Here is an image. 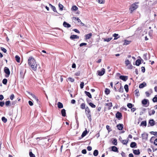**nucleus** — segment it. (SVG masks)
<instances>
[{"label": "nucleus", "instance_id": "nucleus-28", "mask_svg": "<svg viewBox=\"0 0 157 157\" xmlns=\"http://www.w3.org/2000/svg\"><path fill=\"white\" fill-rule=\"evenodd\" d=\"M141 63V61L140 59H138L137 60L136 62V66H139Z\"/></svg>", "mask_w": 157, "mask_h": 157}, {"label": "nucleus", "instance_id": "nucleus-63", "mask_svg": "<svg viewBox=\"0 0 157 157\" xmlns=\"http://www.w3.org/2000/svg\"><path fill=\"white\" fill-rule=\"evenodd\" d=\"M78 24L79 25H81L83 26H85V25L81 21Z\"/></svg>", "mask_w": 157, "mask_h": 157}, {"label": "nucleus", "instance_id": "nucleus-54", "mask_svg": "<svg viewBox=\"0 0 157 157\" xmlns=\"http://www.w3.org/2000/svg\"><path fill=\"white\" fill-rule=\"evenodd\" d=\"M147 54L146 53V54H144L143 56V57H144V59L146 60H147Z\"/></svg>", "mask_w": 157, "mask_h": 157}, {"label": "nucleus", "instance_id": "nucleus-58", "mask_svg": "<svg viewBox=\"0 0 157 157\" xmlns=\"http://www.w3.org/2000/svg\"><path fill=\"white\" fill-rule=\"evenodd\" d=\"M5 104V103L3 101H0V106L2 107Z\"/></svg>", "mask_w": 157, "mask_h": 157}, {"label": "nucleus", "instance_id": "nucleus-11", "mask_svg": "<svg viewBox=\"0 0 157 157\" xmlns=\"http://www.w3.org/2000/svg\"><path fill=\"white\" fill-rule=\"evenodd\" d=\"M123 125L122 124H119L117 126V128L119 130H121L123 128Z\"/></svg>", "mask_w": 157, "mask_h": 157}, {"label": "nucleus", "instance_id": "nucleus-35", "mask_svg": "<svg viewBox=\"0 0 157 157\" xmlns=\"http://www.w3.org/2000/svg\"><path fill=\"white\" fill-rule=\"evenodd\" d=\"M59 7L60 10L62 11L63 10V6L61 4L59 3Z\"/></svg>", "mask_w": 157, "mask_h": 157}, {"label": "nucleus", "instance_id": "nucleus-4", "mask_svg": "<svg viewBox=\"0 0 157 157\" xmlns=\"http://www.w3.org/2000/svg\"><path fill=\"white\" fill-rule=\"evenodd\" d=\"M138 7V5L135 3L132 5L129 9L131 12H132L134 10L137 9Z\"/></svg>", "mask_w": 157, "mask_h": 157}, {"label": "nucleus", "instance_id": "nucleus-20", "mask_svg": "<svg viewBox=\"0 0 157 157\" xmlns=\"http://www.w3.org/2000/svg\"><path fill=\"white\" fill-rule=\"evenodd\" d=\"M92 36L91 33H89L85 36V37L86 39H88L90 38Z\"/></svg>", "mask_w": 157, "mask_h": 157}, {"label": "nucleus", "instance_id": "nucleus-38", "mask_svg": "<svg viewBox=\"0 0 157 157\" xmlns=\"http://www.w3.org/2000/svg\"><path fill=\"white\" fill-rule=\"evenodd\" d=\"M128 142V140H123L122 141V143L124 144H126Z\"/></svg>", "mask_w": 157, "mask_h": 157}, {"label": "nucleus", "instance_id": "nucleus-25", "mask_svg": "<svg viewBox=\"0 0 157 157\" xmlns=\"http://www.w3.org/2000/svg\"><path fill=\"white\" fill-rule=\"evenodd\" d=\"M16 60L17 62L19 63L20 61V57L17 55H16L15 57Z\"/></svg>", "mask_w": 157, "mask_h": 157}, {"label": "nucleus", "instance_id": "nucleus-36", "mask_svg": "<svg viewBox=\"0 0 157 157\" xmlns=\"http://www.w3.org/2000/svg\"><path fill=\"white\" fill-rule=\"evenodd\" d=\"M112 37L110 38H105L104 40V41H107V42H108L109 41L111 40H112Z\"/></svg>", "mask_w": 157, "mask_h": 157}, {"label": "nucleus", "instance_id": "nucleus-10", "mask_svg": "<svg viewBox=\"0 0 157 157\" xmlns=\"http://www.w3.org/2000/svg\"><path fill=\"white\" fill-rule=\"evenodd\" d=\"M63 25L64 27L67 28H69L71 27V25L70 24L65 21L63 23Z\"/></svg>", "mask_w": 157, "mask_h": 157}, {"label": "nucleus", "instance_id": "nucleus-26", "mask_svg": "<svg viewBox=\"0 0 157 157\" xmlns=\"http://www.w3.org/2000/svg\"><path fill=\"white\" fill-rule=\"evenodd\" d=\"M85 93L86 94V95L89 98H92L91 95L89 92H88L86 91H85Z\"/></svg>", "mask_w": 157, "mask_h": 157}, {"label": "nucleus", "instance_id": "nucleus-2", "mask_svg": "<svg viewBox=\"0 0 157 157\" xmlns=\"http://www.w3.org/2000/svg\"><path fill=\"white\" fill-rule=\"evenodd\" d=\"M124 63L126 66H127L128 69H131L133 67V66L131 64L130 61L128 59H126Z\"/></svg>", "mask_w": 157, "mask_h": 157}, {"label": "nucleus", "instance_id": "nucleus-47", "mask_svg": "<svg viewBox=\"0 0 157 157\" xmlns=\"http://www.w3.org/2000/svg\"><path fill=\"white\" fill-rule=\"evenodd\" d=\"M127 106L129 108H131L132 107V105L130 103H128Z\"/></svg>", "mask_w": 157, "mask_h": 157}, {"label": "nucleus", "instance_id": "nucleus-33", "mask_svg": "<svg viewBox=\"0 0 157 157\" xmlns=\"http://www.w3.org/2000/svg\"><path fill=\"white\" fill-rule=\"evenodd\" d=\"M81 108L82 109H84L85 108L86 105L85 103H83L81 104L80 105Z\"/></svg>", "mask_w": 157, "mask_h": 157}, {"label": "nucleus", "instance_id": "nucleus-8", "mask_svg": "<svg viewBox=\"0 0 157 157\" xmlns=\"http://www.w3.org/2000/svg\"><path fill=\"white\" fill-rule=\"evenodd\" d=\"M120 78L124 81H125L128 79V77L126 76L121 75L120 76Z\"/></svg>", "mask_w": 157, "mask_h": 157}, {"label": "nucleus", "instance_id": "nucleus-42", "mask_svg": "<svg viewBox=\"0 0 157 157\" xmlns=\"http://www.w3.org/2000/svg\"><path fill=\"white\" fill-rule=\"evenodd\" d=\"M67 80L72 82H73L74 81V79L70 77L68 78H67Z\"/></svg>", "mask_w": 157, "mask_h": 157}, {"label": "nucleus", "instance_id": "nucleus-6", "mask_svg": "<svg viewBox=\"0 0 157 157\" xmlns=\"http://www.w3.org/2000/svg\"><path fill=\"white\" fill-rule=\"evenodd\" d=\"M5 72L6 74V77H8L9 76L10 72L9 69L7 67H5L4 69Z\"/></svg>", "mask_w": 157, "mask_h": 157}, {"label": "nucleus", "instance_id": "nucleus-39", "mask_svg": "<svg viewBox=\"0 0 157 157\" xmlns=\"http://www.w3.org/2000/svg\"><path fill=\"white\" fill-rule=\"evenodd\" d=\"M124 88L125 91L127 92H128V85H127V84L125 85V86H124Z\"/></svg>", "mask_w": 157, "mask_h": 157}, {"label": "nucleus", "instance_id": "nucleus-62", "mask_svg": "<svg viewBox=\"0 0 157 157\" xmlns=\"http://www.w3.org/2000/svg\"><path fill=\"white\" fill-rule=\"evenodd\" d=\"M82 152L83 154H86V149L82 150Z\"/></svg>", "mask_w": 157, "mask_h": 157}, {"label": "nucleus", "instance_id": "nucleus-44", "mask_svg": "<svg viewBox=\"0 0 157 157\" xmlns=\"http://www.w3.org/2000/svg\"><path fill=\"white\" fill-rule=\"evenodd\" d=\"M135 92V95L136 96L138 97L139 95V92L138 90H136Z\"/></svg>", "mask_w": 157, "mask_h": 157}, {"label": "nucleus", "instance_id": "nucleus-21", "mask_svg": "<svg viewBox=\"0 0 157 157\" xmlns=\"http://www.w3.org/2000/svg\"><path fill=\"white\" fill-rule=\"evenodd\" d=\"M61 113L62 116L65 117L66 116V111L64 109H62L61 111Z\"/></svg>", "mask_w": 157, "mask_h": 157}, {"label": "nucleus", "instance_id": "nucleus-41", "mask_svg": "<svg viewBox=\"0 0 157 157\" xmlns=\"http://www.w3.org/2000/svg\"><path fill=\"white\" fill-rule=\"evenodd\" d=\"M110 92V91L109 90L106 88L105 90V92L106 94H108Z\"/></svg>", "mask_w": 157, "mask_h": 157}, {"label": "nucleus", "instance_id": "nucleus-40", "mask_svg": "<svg viewBox=\"0 0 157 157\" xmlns=\"http://www.w3.org/2000/svg\"><path fill=\"white\" fill-rule=\"evenodd\" d=\"M76 123L77 124V125L76 126H75L74 128V129H76L78 128L79 126V123L78 122V121H77L76 122Z\"/></svg>", "mask_w": 157, "mask_h": 157}, {"label": "nucleus", "instance_id": "nucleus-56", "mask_svg": "<svg viewBox=\"0 0 157 157\" xmlns=\"http://www.w3.org/2000/svg\"><path fill=\"white\" fill-rule=\"evenodd\" d=\"M104 0H98V2L100 3L103 4L104 3Z\"/></svg>", "mask_w": 157, "mask_h": 157}, {"label": "nucleus", "instance_id": "nucleus-46", "mask_svg": "<svg viewBox=\"0 0 157 157\" xmlns=\"http://www.w3.org/2000/svg\"><path fill=\"white\" fill-rule=\"evenodd\" d=\"M7 80L6 79L4 78L2 80V83L4 84H6L7 83Z\"/></svg>", "mask_w": 157, "mask_h": 157}, {"label": "nucleus", "instance_id": "nucleus-37", "mask_svg": "<svg viewBox=\"0 0 157 157\" xmlns=\"http://www.w3.org/2000/svg\"><path fill=\"white\" fill-rule=\"evenodd\" d=\"M105 106H108L110 107H112V103L111 102H109V103H105Z\"/></svg>", "mask_w": 157, "mask_h": 157}, {"label": "nucleus", "instance_id": "nucleus-22", "mask_svg": "<svg viewBox=\"0 0 157 157\" xmlns=\"http://www.w3.org/2000/svg\"><path fill=\"white\" fill-rule=\"evenodd\" d=\"M58 107L59 108H62L63 107V104L60 102H59L57 104Z\"/></svg>", "mask_w": 157, "mask_h": 157}, {"label": "nucleus", "instance_id": "nucleus-32", "mask_svg": "<svg viewBox=\"0 0 157 157\" xmlns=\"http://www.w3.org/2000/svg\"><path fill=\"white\" fill-rule=\"evenodd\" d=\"M98 151L97 150H95L94 152L93 155L94 156H97L98 155Z\"/></svg>", "mask_w": 157, "mask_h": 157}, {"label": "nucleus", "instance_id": "nucleus-57", "mask_svg": "<svg viewBox=\"0 0 157 157\" xmlns=\"http://www.w3.org/2000/svg\"><path fill=\"white\" fill-rule=\"evenodd\" d=\"M1 50L4 53H6V50L4 48L2 47L1 48Z\"/></svg>", "mask_w": 157, "mask_h": 157}, {"label": "nucleus", "instance_id": "nucleus-53", "mask_svg": "<svg viewBox=\"0 0 157 157\" xmlns=\"http://www.w3.org/2000/svg\"><path fill=\"white\" fill-rule=\"evenodd\" d=\"M52 9L54 12H56V7L54 6H52L51 7Z\"/></svg>", "mask_w": 157, "mask_h": 157}, {"label": "nucleus", "instance_id": "nucleus-50", "mask_svg": "<svg viewBox=\"0 0 157 157\" xmlns=\"http://www.w3.org/2000/svg\"><path fill=\"white\" fill-rule=\"evenodd\" d=\"M150 133L151 134H152L157 136V132H150Z\"/></svg>", "mask_w": 157, "mask_h": 157}, {"label": "nucleus", "instance_id": "nucleus-61", "mask_svg": "<svg viewBox=\"0 0 157 157\" xmlns=\"http://www.w3.org/2000/svg\"><path fill=\"white\" fill-rule=\"evenodd\" d=\"M28 102L30 105L32 106L33 105V103L31 101H29Z\"/></svg>", "mask_w": 157, "mask_h": 157}, {"label": "nucleus", "instance_id": "nucleus-5", "mask_svg": "<svg viewBox=\"0 0 157 157\" xmlns=\"http://www.w3.org/2000/svg\"><path fill=\"white\" fill-rule=\"evenodd\" d=\"M85 113L86 114V115L88 118H89V117L88 116H89V117H90V110L88 107H86V108L85 109Z\"/></svg>", "mask_w": 157, "mask_h": 157}, {"label": "nucleus", "instance_id": "nucleus-45", "mask_svg": "<svg viewBox=\"0 0 157 157\" xmlns=\"http://www.w3.org/2000/svg\"><path fill=\"white\" fill-rule=\"evenodd\" d=\"M10 101H6L5 105L7 106H8L10 105Z\"/></svg>", "mask_w": 157, "mask_h": 157}, {"label": "nucleus", "instance_id": "nucleus-51", "mask_svg": "<svg viewBox=\"0 0 157 157\" xmlns=\"http://www.w3.org/2000/svg\"><path fill=\"white\" fill-rule=\"evenodd\" d=\"M84 86V83L83 82H81L80 84V88L81 89H82L83 88Z\"/></svg>", "mask_w": 157, "mask_h": 157}, {"label": "nucleus", "instance_id": "nucleus-12", "mask_svg": "<svg viewBox=\"0 0 157 157\" xmlns=\"http://www.w3.org/2000/svg\"><path fill=\"white\" fill-rule=\"evenodd\" d=\"M79 37L76 35H72L70 36V38L71 39H78Z\"/></svg>", "mask_w": 157, "mask_h": 157}, {"label": "nucleus", "instance_id": "nucleus-49", "mask_svg": "<svg viewBox=\"0 0 157 157\" xmlns=\"http://www.w3.org/2000/svg\"><path fill=\"white\" fill-rule=\"evenodd\" d=\"M29 155L30 157H35V155L31 152H29Z\"/></svg>", "mask_w": 157, "mask_h": 157}, {"label": "nucleus", "instance_id": "nucleus-23", "mask_svg": "<svg viewBox=\"0 0 157 157\" xmlns=\"http://www.w3.org/2000/svg\"><path fill=\"white\" fill-rule=\"evenodd\" d=\"M131 42V41L128 40H125L124 41V43L123 44V45H127L129 44Z\"/></svg>", "mask_w": 157, "mask_h": 157}, {"label": "nucleus", "instance_id": "nucleus-24", "mask_svg": "<svg viewBox=\"0 0 157 157\" xmlns=\"http://www.w3.org/2000/svg\"><path fill=\"white\" fill-rule=\"evenodd\" d=\"M71 10L74 11H77L78 10V8L76 6H72Z\"/></svg>", "mask_w": 157, "mask_h": 157}, {"label": "nucleus", "instance_id": "nucleus-18", "mask_svg": "<svg viewBox=\"0 0 157 157\" xmlns=\"http://www.w3.org/2000/svg\"><path fill=\"white\" fill-rule=\"evenodd\" d=\"M133 152L136 155H138L140 154V152L139 150H133Z\"/></svg>", "mask_w": 157, "mask_h": 157}, {"label": "nucleus", "instance_id": "nucleus-59", "mask_svg": "<svg viewBox=\"0 0 157 157\" xmlns=\"http://www.w3.org/2000/svg\"><path fill=\"white\" fill-rule=\"evenodd\" d=\"M86 44H87L86 43H82L80 44V46L82 47L83 46H85V45H86Z\"/></svg>", "mask_w": 157, "mask_h": 157}, {"label": "nucleus", "instance_id": "nucleus-31", "mask_svg": "<svg viewBox=\"0 0 157 157\" xmlns=\"http://www.w3.org/2000/svg\"><path fill=\"white\" fill-rule=\"evenodd\" d=\"M113 36L114 37V40H115L119 38V37H118V34L116 33H114L113 35Z\"/></svg>", "mask_w": 157, "mask_h": 157}, {"label": "nucleus", "instance_id": "nucleus-52", "mask_svg": "<svg viewBox=\"0 0 157 157\" xmlns=\"http://www.w3.org/2000/svg\"><path fill=\"white\" fill-rule=\"evenodd\" d=\"M89 105L92 108H95L96 106L95 105H94L93 103H89Z\"/></svg>", "mask_w": 157, "mask_h": 157}, {"label": "nucleus", "instance_id": "nucleus-7", "mask_svg": "<svg viewBox=\"0 0 157 157\" xmlns=\"http://www.w3.org/2000/svg\"><path fill=\"white\" fill-rule=\"evenodd\" d=\"M27 93L29 94L32 96L33 98L35 99L36 101L38 102V100L34 94L29 92H27Z\"/></svg>", "mask_w": 157, "mask_h": 157}, {"label": "nucleus", "instance_id": "nucleus-17", "mask_svg": "<svg viewBox=\"0 0 157 157\" xmlns=\"http://www.w3.org/2000/svg\"><path fill=\"white\" fill-rule=\"evenodd\" d=\"M116 116L117 118H119L122 117V115L119 112H117L116 113Z\"/></svg>", "mask_w": 157, "mask_h": 157}, {"label": "nucleus", "instance_id": "nucleus-9", "mask_svg": "<svg viewBox=\"0 0 157 157\" xmlns=\"http://www.w3.org/2000/svg\"><path fill=\"white\" fill-rule=\"evenodd\" d=\"M72 20L74 21H78V24L81 21L80 20L79 18L76 17H73Z\"/></svg>", "mask_w": 157, "mask_h": 157}, {"label": "nucleus", "instance_id": "nucleus-14", "mask_svg": "<svg viewBox=\"0 0 157 157\" xmlns=\"http://www.w3.org/2000/svg\"><path fill=\"white\" fill-rule=\"evenodd\" d=\"M142 137L143 139H147V134L144 133L142 134Z\"/></svg>", "mask_w": 157, "mask_h": 157}, {"label": "nucleus", "instance_id": "nucleus-19", "mask_svg": "<svg viewBox=\"0 0 157 157\" xmlns=\"http://www.w3.org/2000/svg\"><path fill=\"white\" fill-rule=\"evenodd\" d=\"M148 102V100L147 99H144L142 101V103L143 105H146Z\"/></svg>", "mask_w": 157, "mask_h": 157}, {"label": "nucleus", "instance_id": "nucleus-16", "mask_svg": "<svg viewBox=\"0 0 157 157\" xmlns=\"http://www.w3.org/2000/svg\"><path fill=\"white\" fill-rule=\"evenodd\" d=\"M112 151L114 152H118L117 148L115 146H113L112 147Z\"/></svg>", "mask_w": 157, "mask_h": 157}, {"label": "nucleus", "instance_id": "nucleus-1", "mask_svg": "<svg viewBox=\"0 0 157 157\" xmlns=\"http://www.w3.org/2000/svg\"><path fill=\"white\" fill-rule=\"evenodd\" d=\"M28 63L31 68L35 71L37 70V64L35 59L32 56L30 57L28 60Z\"/></svg>", "mask_w": 157, "mask_h": 157}, {"label": "nucleus", "instance_id": "nucleus-13", "mask_svg": "<svg viewBox=\"0 0 157 157\" xmlns=\"http://www.w3.org/2000/svg\"><path fill=\"white\" fill-rule=\"evenodd\" d=\"M146 83L145 82H144L143 83L140 84L139 87L140 88H142L145 86H146Z\"/></svg>", "mask_w": 157, "mask_h": 157}, {"label": "nucleus", "instance_id": "nucleus-29", "mask_svg": "<svg viewBox=\"0 0 157 157\" xmlns=\"http://www.w3.org/2000/svg\"><path fill=\"white\" fill-rule=\"evenodd\" d=\"M87 131L86 130L85 131H84L82 135V137H84L85 136H86V134H87Z\"/></svg>", "mask_w": 157, "mask_h": 157}, {"label": "nucleus", "instance_id": "nucleus-30", "mask_svg": "<svg viewBox=\"0 0 157 157\" xmlns=\"http://www.w3.org/2000/svg\"><path fill=\"white\" fill-rule=\"evenodd\" d=\"M155 113V111L154 110H151L149 111V114L150 115H151L154 114Z\"/></svg>", "mask_w": 157, "mask_h": 157}, {"label": "nucleus", "instance_id": "nucleus-27", "mask_svg": "<svg viewBox=\"0 0 157 157\" xmlns=\"http://www.w3.org/2000/svg\"><path fill=\"white\" fill-rule=\"evenodd\" d=\"M136 145V144L135 142H132L130 144V147L132 148L134 147Z\"/></svg>", "mask_w": 157, "mask_h": 157}, {"label": "nucleus", "instance_id": "nucleus-34", "mask_svg": "<svg viewBox=\"0 0 157 157\" xmlns=\"http://www.w3.org/2000/svg\"><path fill=\"white\" fill-rule=\"evenodd\" d=\"M147 125L146 122V121H142L140 124L141 126H146Z\"/></svg>", "mask_w": 157, "mask_h": 157}, {"label": "nucleus", "instance_id": "nucleus-15", "mask_svg": "<svg viewBox=\"0 0 157 157\" xmlns=\"http://www.w3.org/2000/svg\"><path fill=\"white\" fill-rule=\"evenodd\" d=\"M149 123L151 126H153L155 124V121L153 119H151L149 121Z\"/></svg>", "mask_w": 157, "mask_h": 157}, {"label": "nucleus", "instance_id": "nucleus-64", "mask_svg": "<svg viewBox=\"0 0 157 157\" xmlns=\"http://www.w3.org/2000/svg\"><path fill=\"white\" fill-rule=\"evenodd\" d=\"M73 31H74L75 32L78 33H80V32L77 29H74L73 30Z\"/></svg>", "mask_w": 157, "mask_h": 157}, {"label": "nucleus", "instance_id": "nucleus-55", "mask_svg": "<svg viewBox=\"0 0 157 157\" xmlns=\"http://www.w3.org/2000/svg\"><path fill=\"white\" fill-rule=\"evenodd\" d=\"M153 101L154 102H157V98L156 97H155L153 99Z\"/></svg>", "mask_w": 157, "mask_h": 157}, {"label": "nucleus", "instance_id": "nucleus-60", "mask_svg": "<svg viewBox=\"0 0 157 157\" xmlns=\"http://www.w3.org/2000/svg\"><path fill=\"white\" fill-rule=\"evenodd\" d=\"M141 68V71L143 73H144L145 71V67H142Z\"/></svg>", "mask_w": 157, "mask_h": 157}, {"label": "nucleus", "instance_id": "nucleus-3", "mask_svg": "<svg viewBox=\"0 0 157 157\" xmlns=\"http://www.w3.org/2000/svg\"><path fill=\"white\" fill-rule=\"evenodd\" d=\"M105 72V70L104 68H102L101 71H98L97 72L98 75L99 76L103 75Z\"/></svg>", "mask_w": 157, "mask_h": 157}, {"label": "nucleus", "instance_id": "nucleus-48", "mask_svg": "<svg viewBox=\"0 0 157 157\" xmlns=\"http://www.w3.org/2000/svg\"><path fill=\"white\" fill-rule=\"evenodd\" d=\"M117 140L116 139H114L113 141V143L115 145H117Z\"/></svg>", "mask_w": 157, "mask_h": 157}, {"label": "nucleus", "instance_id": "nucleus-43", "mask_svg": "<svg viewBox=\"0 0 157 157\" xmlns=\"http://www.w3.org/2000/svg\"><path fill=\"white\" fill-rule=\"evenodd\" d=\"M2 120L4 123H6L7 121V119L5 117H2Z\"/></svg>", "mask_w": 157, "mask_h": 157}]
</instances>
